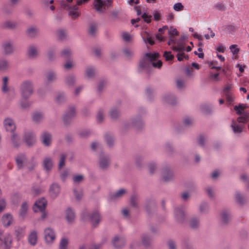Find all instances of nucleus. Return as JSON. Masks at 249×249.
I'll use <instances>...</instances> for the list:
<instances>
[{
	"instance_id": "obj_21",
	"label": "nucleus",
	"mask_w": 249,
	"mask_h": 249,
	"mask_svg": "<svg viewBox=\"0 0 249 249\" xmlns=\"http://www.w3.org/2000/svg\"><path fill=\"white\" fill-rule=\"evenodd\" d=\"M235 202L240 205H244L247 200V198L244 195H242L240 192L236 191L235 194Z\"/></svg>"
},
{
	"instance_id": "obj_33",
	"label": "nucleus",
	"mask_w": 249,
	"mask_h": 249,
	"mask_svg": "<svg viewBox=\"0 0 249 249\" xmlns=\"http://www.w3.org/2000/svg\"><path fill=\"white\" fill-rule=\"evenodd\" d=\"M39 30L36 26H31L27 30V34L31 37H35L38 33Z\"/></svg>"
},
{
	"instance_id": "obj_51",
	"label": "nucleus",
	"mask_w": 249,
	"mask_h": 249,
	"mask_svg": "<svg viewBox=\"0 0 249 249\" xmlns=\"http://www.w3.org/2000/svg\"><path fill=\"white\" fill-rule=\"evenodd\" d=\"M97 31V25L96 24L92 23L90 24L89 29V33L90 36H94Z\"/></svg>"
},
{
	"instance_id": "obj_23",
	"label": "nucleus",
	"mask_w": 249,
	"mask_h": 249,
	"mask_svg": "<svg viewBox=\"0 0 249 249\" xmlns=\"http://www.w3.org/2000/svg\"><path fill=\"white\" fill-rule=\"evenodd\" d=\"M143 124L142 120L139 116H138L131 119L129 125L136 127L137 129H139L143 125Z\"/></svg>"
},
{
	"instance_id": "obj_49",
	"label": "nucleus",
	"mask_w": 249,
	"mask_h": 249,
	"mask_svg": "<svg viewBox=\"0 0 249 249\" xmlns=\"http://www.w3.org/2000/svg\"><path fill=\"white\" fill-rule=\"evenodd\" d=\"M66 95L64 93L60 92L58 93L56 97H55V101L58 103H60L66 100Z\"/></svg>"
},
{
	"instance_id": "obj_44",
	"label": "nucleus",
	"mask_w": 249,
	"mask_h": 249,
	"mask_svg": "<svg viewBox=\"0 0 249 249\" xmlns=\"http://www.w3.org/2000/svg\"><path fill=\"white\" fill-rule=\"evenodd\" d=\"M189 226L192 229L197 228L199 226V219L196 217L191 218L189 222Z\"/></svg>"
},
{
	"instance_id": "obj_46",
	"label": "nucleus",
	"mask_w": 249,
	"mask_h": 249,
	"mask_svg": "<svg viewBox=\"0 0 249 249\" xmlns=\"http://www.w3.org/2000/svg\"><path fill=\"white\" fill-rule=\"evenodd\" d=\"M47 79L48 82H53L56 79V74L53 71H50L47 73Z\"/></svg>"
},
{
	"instance_id": "obj_12",
	"label": "nucleus",
	"mask_w": 249,
	"mask_h": 249,
	"mask_svg": "<svg viewBox=\"0 0 249 249\" xmlns=\"http://www.w3.org/2000/svg\"><path fill=\"white\" fill-rule=\"evenodd\" d=\"M62 7L65 9L69 10V15L71 16L72 18H76L79 16V13L74 11L78 9V6L77 5L70 6L69 4L63 3L62 4Z\"/></svg>"
},
{
	"instance_id": "obj_17",
	"label": "nucleus",
	"mask_w": 249,
	"mask_h": 249,
	"mask_svg": "<svg viewBox=\"0 0 249 249\" xmlns=\"http://www.w3.org/2000/svg\"><path fill=\"white\" fill-rule=\"evenodd\" d=\"M112 243L115 248H120L124 245L125 240L123 237L116 236L113 239Z\"/></svg>"
},
{
	"instance_id": "obj_55",
	"label": "nucleus",
	"mask_w": 249,
	"mask_h": 249,
	"mask_svg": "<svg viewBox=\"0 0 249 249\" xmlns=\"http://www.w3.org/2000/svg\"><path fill=\"white\" fill-rule=\"evenodd\" d=\"M230 49L233 55L237 54L240 51V49L237 47V45L236 44L231 45Z\"/></svg>"
},
{
	"instance_id": "obj_59",
	"label": "nucleus",
	"mask_w": 249,
	"mask_h": 249,
	"mask_svg": "<svg viewBox=\"0 0 249 249\" xmlns=\"http://www.w3.org/2000/svg\"><path fill=\"white\" fill-rule=\"evenodd\" d=\"M104 119V113L102 110H100L97 115V120L99 123H101Z\"/></svg>"
},
{
	"instance_id": "obj_32",
	"label": "nucleus",
	"mask_w": 249,
	"mask_h": 249,
	"mask_svg": "<svg viewBox=\"0 0 249 249\" xmlns=\"http://www.w3.org/2000/svg\"><path fill=\"white\" fill-rule=\"evenodd\" d=\"M76 79L73 74H69L65 78V83L70 87L73 86L76 83Z\"/></svg>"
},
{
	"instance_id": "obj_5",
	"label": "nucleus",
	"mask_w": 249,
	"mask_h": 249,
	"mask_svg": "<svg viewBox=\"0 0 249 249\" xmlns=\"http://www.w3.org/2000/svg\"><path fill=\"white\" fill-rule=\"evenodd\" d=\"M44 238L46 242L48 244H52L55 239V233L51 228H47L44 230Z\"/></svg>"
},
{
	"instance_id": "obj_57",
	"label": "nucleus",
	"mask_w": 249,
	"mask_h": 249,
	"mask_svg": "<svg viewBox=\"0 0 249 249\" xmlns=\"http://www.w3.org/2000/svg\"><path fill=\"white\" fill-rule=\"evenodd\" d=\"M173 50L178 53L183 52L185 50L184 47L179 43H178L177 46H174Z\"/></svg>"
},
{
	"instance_id": "obj_56",
	"label": "nucleus",
	"mask_w": 249,
	"mask_h": 249,
	"mask_svg": "<svg viewBox=\"0 0 249 249\" xmlns=\"http://www.w3.org/2000/svg\"><path fill=\"white\" fill-rule=\"evenodd\" d=\"M241 179L244 181L248 189L249 190V178L246 174H243L241 176Z\"/></svg>"
},
{
	"instance_id": "obj_24",
	"label": "nucleus",
	"mask_w": 249,
	"mask_h": 249,
	"mask_svg": "<svg viewBox=\"0 0 249 249\" xmlns=\"http://www.w3.org/2000/svg\"><path fill=\"white\" fill-rule=\"evenodd\" d=\"M164 102L171 105H174L177 103V98L176 97L170 94L164 95L162 98Z\"/></svg>"
},
{
	"instance_id": "obj_10",
	"label": "nucleus",
	"mask_w": 249,
	"mask_h": 249,
	"mask_svg": "<svg viewBox=\"0 0 249 249\" xmlns=\"http://www.w3.org/2000/svg\"><path fill=\"white\" fill-rule=\"evenodd\" d=\"M93 4L97 11L100 12H103V9L102 8V7L103 6H107V7L110 6L111 4V0H106L105 1H103L102 0H94Z\"/></svg>"
},
{
	"instance_id": "obj_58",
	"label": "nucleus",
	"mask_w": 249,
	"mask_h": 249,
	"mask_svg": "<svg viewBox=\"0 0 249 249\" xmlns=\"http://www.w3.org/2000/svg\"><path fill=\"white\" fill-rule=\"evenodd\" d=\"M20 107L23 109H25L30 107V104L27 100L23 99L22 98V100L20 102Z\"/></svg>"
},
{
	"instance_id": "obj_61",
	"label": "nucleus",
	"mask_w": 249,
	"mask_h": 249,
	"mask_svg": "<svg viewBox=\"0 0 249 249\" xmlns=\"http://www.w3.org/2000/svg\"><path fill=\"white\" fill-rule=\"evenodd\" d=\"M122 36L124 41L129 42L131 40L132 37L128 33L124 32L122 34Z\"/></svg>"
},
{
	"instance_id": "obj_4",
	"label": "nucleus",
	"mask_w": 249,
	"mask_h": 249,
	"mask_svg": "<svg viewBox=\"0 0 249 249\" xmlns=\"http://www.w3.org/2000/svg\"><path fill=\"white\" fill-rule=\"evenodd\" d=\"M15 160L18 169L22 170L25 168L28 159L25 154L19 153L16 157Z\"/></svg>"
},
{
	"instance_id": "obj_63",
	"label": "nucleus",
	"mask_w": 249,
	"mask_h": 249,
	"mask_svg": "<svg viewBox=\"0 0 249 249\" xmlns=\"http://www.w3.org/2000/svg\"><path fill=\"white\" fill-rule=\"evenodd\" d=\"M168 35L172 36L178 35V32L176 28L171 27L168 31Z\"/></svg>"
},
{
	"instance_id": "obj_62",
	"label": "nucleus",
	"mask_w": 249,
	"mask_h": 249,
	"mask_svg": "<svg viewBox=\"0 0 249 249\" xmlns=\"http://www.w3.org/2000/svg\"><path fill=\"white\" fill-rule=\"evenodd\" d=\"M232 85L231 84H227L224 88L223 91L224 94H229L231 93L230 91L232 89Z\"/></svg>"
},
{
	"instance_id": "obj_25",
	"label": "nucleus",
	"mask_w": 249,
	"mask_h": 249,
	"mask_svg": "<svg viewBox=\"0 0 249 249\" xmlns=\"http://www.w3.org/2000/svg\"><path fill=\"white\" fill-rule=\"evenodd\" d=\"M126 193V190L124 189H121L117 191L115 193L110 194L109 196V199L110 200H114L118 199L121 197Z\"/></svg>"
},
{
	"instance_id": "obj_6",
	"label": "nucleus",
	"mask_w": 249,
	"mask_h": 249,
	"mask_svg": "<svg viewBox=\"0 0 249 249\" xmlns=\"http://www.w3.org/2000/svg\"><path fill=\"white\" fill-rule=\"evenodd\" d=\"M54 162L53 158L51 157H45L43 158L42 163V166L44 170L49 173L53 168Z\"/></svg>"
},
{
	"instance_id": "obj_48",
	"label": "nucleus",
	"mask_w": 249,
	"mask_h": 249,
	"mask_svg": "<svg viewBox=\"0 0 249 249\" xmlns=\"http://www.w3.org/2000/svg\"><path fill=\"white\" fill-rule=\"evenodd\" d=\"M17 26V24L15 22L7 21L3 23L2 27L4 28L13 29Z\"/></svg>"
},
{
	"instance_id": "obj_45",
	"label": "nucleus",
	"mask_w": 249,
	"mask_h": 249,
	"mask_svg": "<svg viewBox=\"0 0 249 249\" xmlns=\"http://www.w3.org/2000/svg\"><path fill=\"white\" fill-rule=\"evenodd\" d=\"M28 206L26 202H24L21 207L20 212H19V215L24 217L26 214L27 210H28Z\"/></svg>"
},
{
	"instance_id": "obj_43",
	"label": "nucleus",
	"mask_w": 249,
	"mask_h": 249,
	"mask_svg": "<svg viewBox=\"0 0 249 249\" xmlns=\"http://www.w3.org/2000/svg\"><path fill=\"white\" fill-rule=\"evenodd\" d=\"M123 53L124 56L128 59L131 58L134 55L133 51L131 49L128 48H124L123 50Z\"/></svg>"
},
{
	"instance_id": "obj_50",
	"label": "nucleus",
	"mask_w": 249,
	"mask_h": 249,
	"mask_svg": "<svg viewBox=\"0 0 249 249\" xmlns=\"http://www.w3.org/2000/svg\"><path fill=\"white\" fill-rule=\"evenodd\" d=\"M68 239L66 238L61 239L59 243V249H67V247L68 245Z\"/></svg>"
},
{
	"instance_id": "obj_2",
	"label": "nucleus",
	"mask_w": 249,
	"mask_h": 249,
	"mask_svg": "<svg viewBox=\"0 0 249 249\" xmlns=\"http://www.w3.org/2000/svg\"><path fill=\"white\" fill-rule=\"evenodd\" d=\"M19 90L22 98L27 100L31 96L34 91L33 81L30 80L22 81L19 85Z\"/></svg>"
},
{
	"instance_id": "obj_39",
	"label": "nucleus",
	"mask_w": 249,
	"mask_h": 249,
	"mask_svg": "<svg viewBox=\"0 0 249 249\" xmlns=\"http://www.w3.org/2000/svg\"><path fill=\"white\" fill-rule=\"evenodd\" d=\"M96 69L93 66H89L86 68V73L88 78H92L95 74Z\"/></svg>"
},
{
	"instance_id": "obj_40",
	"label": "nucleus",
	"mask_w": 249,
	"mask_h": 249,
	"mask_svg": "<svg viewBox=\"0 0 249 249\" xmlns=\"http://www.w3.org/2000/svg\"><path fill=\"white\" fill-rule=\"evenodd\" d=\"M105 140L109 147H111L114 145V137L110 134H106L105 136Z\"/></svg>"
},
{
	"instance_id": "obj_16",
	"label": "nucleus",
	"mask_w": 249,
	"mask_h": 249,
	"mask_svg": "<svg viewBox=\"0 0 249 249\" xmlns=\"http://www.w3.org/2000/svg\"><path fill=\"white\" fill-rule=\"evenodd\" d=\"M231 127L235 134H240L243 132L245 128V125L238 123L235 120H232L231 124Z\"/></svg>"
},
{
	"instance_id": "obj_34",
	"label": "nucleus",
	"mask_w": 249,
	"mask_h": 249,
	"mask_svg": "<svg viewBox=\"0 0 249 249\" xmlns=\"http://www.w3.org/2000/svg\"><path fill=\"white\" fill-rule=\"evenodd\" d=\"M10 64L8 61L6 59H0V71L5 72L9 69Z\"/></svg>"
},
{
	"instance_id": "obj_60",
	"label": "nucleus",
	"mask_w": 249,
	"mask_h": 249,
	"mask_svg": "<svg viewBox=\"0 0 249 249\" xmlns=\"http://www.w3.org/2000/svg\"><path fill=\"white\" fill-rule=\"evenodd\" d=\"M69 172L68 169H65L62 171L60 173V178L63 181H65L67 177L69 175Z\"/></svg>"
},
{
	"instance_id": "obj_52",
	"label": "nucleus",
	"mask_w": 249,
	"mask_h": 249,
	"mask_svg": "<svg viewBox=\"0 0 249 249\" xmlns=\"http://www.w3.org/2000/svg\"><path fill=\"white\" fill-rule=\"evenodd\" d=\"M73 181L75 183L81 182L84 179V176L82 175H75L72 177Z\"/></svg>"
},
{
	"instance_id": "obj_36",
	"label": "nucleus",
	"mask_w": 249,
	"mask_h": 249,
	"mask_svg": "<svg viewBox=\"0 0 249 249\" xmlns=\"http://www.w3.org/2000/svg\"><path fill=\"white\" fill-rule=\"evenodd\" d=\"M44 118V114L41 112H34L32 115L33 121L36 123H40Z\"/></svg>"
},
{
	"instance_id": "obj_31",
	"label": "nucleus",
	"mask_w": 249,
	"mask_h": 249,
	"mask_svg": "<svg viewBox=\"0 0 249 249\" xmlns=\"http://www.w3.org/2000/svg\"><path fill=\"white\" fill-rule=\"evenodd\" d=\"M68 156V153H63L60 155V159L58 164V169L61 170L65 164V160Z\"/></svg>"
},
{
	"instance_id": "obj_14",
	"label": "nucleus",
	"mask_w": 249,
	"mask_h": 249,
	"mask_svg": "<svg viewBox=\"0 0 249 249\" xmlns=\"http://www.w3.org/2000/svg\"><path fill=\"white\" fill-rule=\"evenodd\" d=\"M174 178L173 172L169 168H165L162 171V180L164 182H168Z\"/></svg>"
},
{
	"instance_id": "obj_15",
	"label": "nucleus",
	"mask_w": 249,
	"mask_h": 249,
	"mask_svg": "<svg viewBox=\"0 0 249 249\" xmlns=\"http://www.w3.org/2000/svg\"><path fill=\"white\" fill-rule=\"evenodd\" d=\"M91 223L94 227H96L101 220V216L98 211H94L89 215Z\"/></svg>"
},
{
	"instance_id": "obj_22",
	"label": "nucleus",
	"mask_w": 249,
	"mask_h": 249,
	"mask_svg": "<svg viewBox=\"0 0 249 249\" xmlns=\"http://www.w3.org/2000/svg\"><path fill=\"white\" fill-rule=\"evenodd\" d=\"M109 115L111 119L116 120L121 115L120 110L118 107H113L109 111Z\"/></svg>"
},
{
	"instance_id": "obj_8",
	"label": "nucleus",
	"mask_w": 249,
	"mask_h": 249,
	"mask_svg": "<svg viewBox=\"0 0 249 249\" xmlns=\"http://www.w3.org/2000/svg\"><path fill=\"white\" fill-rule=\"evenodd\" d=\"M47 201L45 198H42L39 199L37 200L34 205L33 207V211L36 213L43 212L45 209Z\"/></svg>"
},
{
	"instance_id": "obj_53",
	"label": "nucleus",
	"mask_w": 249,
	"mask_h": 249,
	"mask_svg": "<svg viewBox=\"0 0 249 249\" xmlns=\"http://www.w3.org/2000/svg\"><path fill=\"white\" fill-rule=\"evenodd\" d=\"M57 36L59 39L63 40L66 38L67 33L64 30H59L57 32Z\"/></svg>"
},
{
	"instance_id": "obj_26",
	"label": "nucleus",
	"mask_w": 249,
	"mask_h": 249,
	"mask_svg": "<svg viewBox=\"0 0 249 249\" xmlns=\"http://www.w3.org/2000/svg\"><path fill=\"white\" fill-rule=\"evenodd\" d=\"M37 165V161L34 157L32 158L27 161V164L25 167L27 170L30 172L33 171Z\"/></svg>"
},
{
	"instance_id": "obj_7",
	"label": "nucleus",
	"mask_w": 249,
	"mask_h": 249,
	"mask_svg": "<svg viewBox=\"0 0 249 249\" xmlns=\"http://www.w3.org/2000/svg\"><path fill=\"white\" fill-rule=\"evenodd\" d=\"M23 141L27 146H33L36 142V135L33 132H26L24 135Z\"/></svg>"
},
{
	"instance_id": "obj_11",
	"label": "nucleus",
	"mask_w": 249,
	"mask_h": 249,
	"mask_svg": "<svg viewBox=\"0 0 249 249\" xmlns=\"http://www.w3.org/2000/svg\"><path fill=\"white\" fill-rule=\"evenodd\" d=\"M110 164V160L108 156L101 155L99 161V165L100 168L102 170H106Z\"/></svg>"
},
{
	"instance_id": "obj_19",
	"label": "nucleus",
	"mask_w": 249,
	"mask_h": 249,
	"mask_svg": "<svg viewBox=\"0 0 249 249\" xmlns=\"http://www.w3.org/2000/svg\"><path fill=\"white\" fill-rule=\"evenodd\" d=\"M175 216L176 220L182 223L185 219V214L182 208H176L175 210Z\"/></svg>"
},
{
	"instance_id": "obj_20",
	"label": "nucleus",
	"mask_w": 249,
	"mask_h": 249,
	"mask_svg": "<svg viewBox=\"0 0 249 249\" xmlns=\"http://www.w3.org/2000/svg\"><path fill=\"white\" fill-rule=\"evenodd\" d=\"M9 78L5 76L2 78L1 90L3 93H8L10 91L8 86Z\"/></svg>"
},
{
	"instance_id": "obj_37",
	"label": "nucleus",
	"mask_w": 249,
	"mask_h": 249,
	"mask_svg": "<svg viewBox=\"0 0 249 249\" xmlns=\"http://www.w3.org/2000/svg\"><path fill=\"white\" fill-rule=\"evenodd\" d=\"M3 48L6 54L11 53L14 51L13 44L10 42H6L3 44Z\"/></svg>"
},
{
	"instance_id": "obj_42",
	"label": "nucleus",
	"mask_w": 249,
	"mask_h": 249,
	"mask_svg": "<svg viewBox=\"0 0 249 249\" xmlns=\"http://www.w3.org/2000/svg\"><path fill=\"white\" fill-rule=\"evenodd\" d=\"M142 243L145 246H148L150 245L151 240L150 236L147 233H143L141 236Z\"/></svg>"
},
{
	"instance_id": "obj_41",
	"label": "nucleus",
	"mask_w": 249,
	"mask_h": 249,
	"mask_svg": "<svg viewBox=\"0 0 249 249\" xmlns=\"http://www.w3.org/2000/svg\"><path fill=\"white\" fill-rule=\"evenodd\" d=\"M221 221L223 224H227L230 219V213L226 211H223L221 213Z\"/></svg>"
},
{
	"instance_id": "obj_35",
	"label": "nucleus",
	"mask_w": 249,
	"mask_h": 249,
	"mask_svg": "<svg viewBox=\"0 0 249 249\" xmlns=\"http://www.w3.org/2000/svg\"><path fill=\"white\" fill-rule=\"evenodd\" d=\"M139 196L137 194H133L130 199V205L134 208H138L139 206Z\"/></svg>"
},
{
	"instance_id": "obj_18",
	"label": "nucleus",
	"mask_w": 249,
	"mask_h": 249,
	"mask_svg": "<svg viewBox=\"0 0 249 249\" xmlns=\"http://www.w3.org/2000/svg\"><path fill=\"white\" fill-rule=\"evenodd\" d=\"M41 139L44 145L49 146L51 144L52 135L47 132H43L41 135Z\"/></svg>"
},
{
	"instance_id": "obj_54",
	"label": "nucleus",
	"mask_w": 249,
	"mask_h": 249,
	"mask_svg": "<svg viewBox=\"0 0 249 249\" xmlns=\"http://www.w3.org/2000/svg\"><path fill=\"white\" fill-rule=\"evenodd\" d=\"M71 54V51L69 49H65L62 51L61 56L65 58H68Z\"/></svg>"
},
{
	"instance_id": "obj_29",
	"label": "nucleus",
	"mask_w": 249,
	"mask_h": 249,
	"mask_svg": "<svg viewBox=\"0 0 249 249\" xmlns=\"http://www.w3.org/2000/svg\"><path fill=\"white\" fill-rule=\"evenodd\" d=\"M66 218L69 223H72L75 218L74 212L70 208H68L66 211Z\"/></svg>"
},
{
	"instance_id": "obj_13",
	"label": "nucleus",
	"mask_w": 249,
	"mask_h": 249,
	"mask_svg": "<svg viewBox=\"0 0 249 249\" xmlns=\"http://www.w3.org/2000/svg\"><path fill=\"white\" fill-rule=\"evenodd\" d=\"M60 192V187L58 184L54 183L51 185L49 194L51 197L55 198L59 195Z\"/></svg>"
},
{
	"instance_id": "obj_1",
	"label": "nucleus",
	"mask_w": 249,
	"mask_h": 249,
	"mask_svg": "<svg viewBox=\"0 0 249 249\" xmlns=\"http://www.w3.org/2000/svg\"><path fill=\"white\" fill-rule=\"evenodd\" d=\"M159 57L158 53H145L144 57L140 62L139 70L141 71H145L148 72L151 66L155 68H160L162 64L161 61L155 62Z\"/></svg>"
},
{
	"instance_id": "obj_30",
	"label": "nucleus",
	"mask_w": 249,
	"mask_h": 249,
	"mask_svg": "<svg viewBox=\"0 0 249 249\" xmlns=\"http://www.w3.org/2000/svg\"><path fill=\"white\" fill-rule=\"evenodd\" d=\"M1 220L4 226L8 227L11 224L13 221V218L10 214L7 213L3 215Z\"/></svg>"
},
{
	"instance_id": "obj_47",
	"label": "nucleus",
	"mask_w": 249,
	"mask_h": 249,
	"mask_svg": "<svg viewBox=\"0 0 249 249\" xmlns=\"http://www.w3.org/2000/svg\"><path fill=\"white\" fill-rule=\"evenodd\" d=\"M155 206V201L153 199H148L146 200L145 204V208L147 211L150 210V208L154 207Z\"/></svg>"
},
{
	"instance_id": "obj_27",
	"label": "nucleus",
	"mask_w": 249,
	"mask_h": 249,
	"mask_svg": "<svg viewBox=\"0 0 249 249\" xmlns=\"http://www.w3.org/2000/svg\"><path fill=\"white\" fill-rule=\"evenodd\" d=\"M11 139L13 145L15 147H18L20 145L21 140L20 136L17 133L14 132L12 133Z\"/></svg>"
},
{
	"instance_id": "obj_9",
	"label": "nucleus",
	"mask_w": 249,
	"mask_h": 249,
	"mask_svg": "<svg viewBox=\"0 0 249 249\" xmlns=\"http://www.w3.org/2000/svg\"><path fill=\"white\" fill-rule=\"evenodd\" d=\"M3 125L7 131L13 133L16 129L14 121L11 118H6L3 121Z\"/></svg>"
},
{
	"instance_id": "obj_64",
	"label": "nucleus",
	"mask_w": 249,
	"mask_h": 249,
	"mask_svg": "<svg viewBox=\"0 0 249 249\" xmlns=\"http://www.w3.org/2000/svg\"><path fill=\"white\" fill-rule=\"evenodd\" d=\"M163 57L166 61H170L174 58V55L171 54L170 52H165L163 54Z\"/></svg>"
},
{
	"instance_id": "obj_28",
	"label": "nucleus",
	"mask_w": 249,
	"mask_h": 249,
	"mask_svg": "<svg viewBox=\"0 0 249 249\" xmlns=\"http://www.w3.org/2000/svg\"><path fill=\"white\" fill-rule=\"evenodd\" d=\"M37 240V233L36 231L34 230L30 232L28 236V242L33 246H35Z\"/></svg>"
},
{
	"instance_id": "obj_38",
	"label": "nucleus",
	"mask_w": 249,
	"mask_h": 249,
	"mask_svg": "<svg viewBox=\"0 0 249 249\" xmlns=\"http://www.w3.org/2000/svg\"><path fill=\"white\" fill-rule=\"evenodd\" d=\"M38 53V52L36 47L34 46H30L28 51V54L30 57L35 58Z\"/></svg>"
},
{
	"instance_id": "obj_3",
	"label": "nucleus",
	"mask_w": 249,
	"mask_h": 249,
	"mask_svg": "<svg viewBox=\"0 0 249 249\" xmlns=\"http://www.w3.org/2000/svg\"><path fill=\"white\" fill-rule=\"evenodd\" d=\"M76 111L74 106L69 107L65 110L63 116V121L65 125H69L75 117Z\"/></svg>"
}]
</instances>
